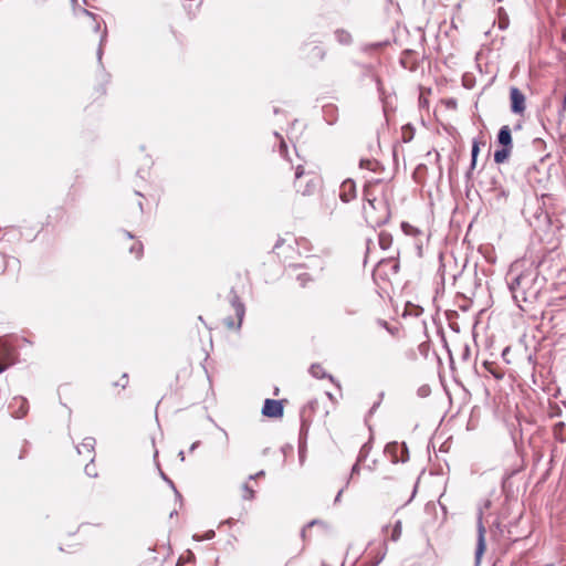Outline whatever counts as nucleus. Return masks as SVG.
Instances as JSON below:
<instances>
[{
  "mask_svg": "<svg viewBox=\"0 0 566 566\" xmlns=\"http://www.w3.org/2000/svg\"><path fill=\"white\" fill-rule=\"evenodd\" d=\"M415 494H416V484H412L411 493H410L409 497L405 501V504L409 503L413 499Z\"/></svg>",
  "mask_w": 566,
  "mask_h": 566,
  "instance_id": "34",
  "label": "nucleus"
},
{
  "mask_svg": "<svg viewBox=\"0 0 566 566\" xmlns=\"http://www.w3.org/2000/svg\"><path fill=\"white\" fill-rule=\"evenodd\" d=\"M553 433L556 440L560 442L566 441V422L558 421L553 427Z\"/></svg>",
  "mask_w": 566,
  "mask_h": 566,
  "instance_id": "17",
  "label": "nucleus"
},
{
  "mask_svg": "<svg viewBox=\"0 0 566 566\" xmlns=\"http://www.w3.org/2000/svg\"><path fill=\"white\" fill-rule=\"evenodd\" d=\"M413 138V128L410 125L401 127V139L403 143H408Z\"/></svg>",
  "mask_w": 566,
  "mask_h": 566,
  "instance_id": "23",
  "label": "nucleus"
},
{
  "mask_svg": "<svg viewBox=\"0 0 566 566\" xmlns=\"http://www.w3.org/2000/svg\"><path fill=\"white\" fill-rule=\"evenodd\" d=\"M232 308L234 316H229L223 319V325L229 331H239L241 328L243 317L245 314L244 305L240 302L239 297L235 296L232 301Z\"/></svg>",
  "mask_w": 566,
  "mask_h": 566,
  "instance_id": "3",
  "label": "nucleus"
},
{
  "mask_svg": "<svg viewBox=\"0 0 566 566\" xmlns=\"http://www.w3.org/2000/svg\"><path fill=\"white\" fill-rule=\"evenodd\" d=\"M92 462L83 463L85 465V472L90 476H96L97 472L94 465H91Z\"/></svg>",
  "mask_w": 566,
  "mask_h": 566,
  "instance_id": "28",
  "label": "nucleus"
},
{
  "mask_svg": "<svg viewBox=\"0 0 566 566\" xmlns=\"http://www.w3.org/2000/svg\"><path fill=\"white\" fill-rule=\"evenodd\" d=\"M420 313H421V308L419 306L407 303V304H405V306L402 308L401 316H403V317L418 316Z\"/></svg>",
  "mask_w": 566,
  "mask_h": 566,
  "instance_id": "20",
  "label": "nucleus"
},
{
  "mask_svg": "<svg viewBox=\"0 0 566 566\" xmlns=\"http://www.w3.org/2000/svg\"><path fill=\"white\" fill-rule=\"evenodd\" d=\"M284 412L282 400L265 399L262 407V415L268 418H281Z\"/></svg>",
  "mask_w": 566,
  "mask_h": 566,
  "instance_id": "7",
  "label": "nucleus"
},
{
  "mask_svg": "<svg viewBox=\"0 0 566 566\" xmlns=\"http://www.w3.org/2000/svg\"><path fill=\"white\" fill-rule=\"evenodd\" d=\"M264 475H265V472L263 470H261V471L256 472L255 474H251L249 476V480L252 481L254 484H256V480L259 478H263Z\"/></svg>",
  "mask_w": 566,
  "mask_h": 566,
  "instance_id": "30",
  "label": "nucleus"
},
{
  "mask_svg": "<svg viewBox=\"0 0 566 566\" xmlns=\"http://www.w3.org/2000/svg\"><path fill=\"white\" fill-rule=\"evenodd\" d=\"M368 202H369V205H370L373 208H376V207H375V199H373V200H371V199H368Z\"/></svg>",
  "mask_w": 566,
  "mask_h": 566,
  "instance_id": "38",
  "label": "nucleus"
},
{
  "mask_svg": "<svg viewBox=\"0 0 566 566\" xmlns=\"http://www.w3.org/2000/svg\"><path fill=\"white\" fill-rule=\"evenodd\" d=\"M510 97L512 112L515 114H522L525 109L524 94L517 87H512L510 91Z\"/></svg>",
  "mask_w": 566,
  "mask_h": 566,
  "instance_id": "9",
  "label": "nucleus"
},
{
  "mask_svg": "<svg viewBox=\"0 0 566 566\" xmlns=\"http://www.w3.org/2000/svg\"><path fill=\"white\" fill-rule=\"evenodd\" d=\"M10 406L11 408L18 406V410L13 411L17 418H22L28 413V401L23 397H14Z\"/></svg>",
  "mask_w": 566,
  "mask_h": 566,
  "instance_id": "14",
  "label": "nucleus"
},
{
  "mask_svg": "<svg viewBox=\"0 0 566 566\" xmlns=\"http://www.w3.org/2000/svg\"><path fill=\"white\" fill-rule=\"evenodd\" d=\"M258 484H254L252 481L248 480L240 488V496L245 501H252L255 497V489Z\"/></svg>",
  "mask_w": 566,
  "mask_h": 566,
  "instance_id": "15",
  "label": "nucleus"
},
{
  "mask_svg": "<svg viewBox=\"0 0 566 566\" xmlns=\"http://www.w3.org/2000/svg\"><path fill=\"white\" fill-rule=\"evenodd\" d=\"M546 566H553V565H546Z\"/></svg>",
  "mask_w": 566,
  "mask_h": 566,
  "instance_id": "43",
  "label": "nucleus"
},
{
  "mask_svg": "<svg viewBox=\"0 0 566 566\" xmlns=\"http://www.w3.org/2000/svg\"><path fill=\"white\" fill-rule=\"evenodd\" d=\"M132 250H135L136 251V256H140L142 253H143V245L140 243H135L133 247H132Z\"/></svg>",
  "mask_w": 566,
  "mask_h": 566,
  "instance_id": "32",
  "label": "nucleus"
},
{
  "mask_svg": "<svg viewBox=\"0 0 566 566\" xmlns=\"http://www.w3.org/2000/svg\"><path fill=\"white\" fill-rule=\"evenodd\" d=\"M356 187L354 181L345 180L340 186L339 197L344 202L350 201L355 197Z\"/></svg>",
  "mask_w": 566,
  "mask_h": 566,
  "instance_id": "12",
  "label": "nucleus"
},
{
  "mask_svg": "<svg viewBox=\"0 0 566 566\" xmlns=\"http://www.w3.org/2000/svg\"><path fill=\"white\" fill-rule=\"evenodd\" d=\"M319 184V178L313 172H305L302 165L295 168L294 188L302 196L313 195Z\"/></svg>",
  "mask_w": 566,
  "mask_h": 566,
  "instance_id": "2",
  "label": "nucleus"
},
{
  "mask_svg": "<svg viewBox=\"0 0 566 566\" xmlns=\"http://www.w3.org/2000/svg\"><path fill=\"white\" fill-rule=\"evenodd\" d=\"M400 534H401V522L398 521V522H396V524L391 531V541L398 539Z\"/></svg>",
  "mask_w": 566,
  "mask_h": 566,
  "instance_id": "26",
  "label": "nucleus"
},
{
  "mask_svg": "<svg viewBox=\"0 0 566 566\" xmlns=\"http://www.w3.org/2000/svg\"><path fill=\"white\" fill-rule=\"evenodd\" d=\"M497 142L503 147L512 148V134L509 126H502L497 134Z\"/></svg>",
  "mask_w": 566,
  "mask_h": 566,
  "instance_id": "16",
  "label": "nucleus"
},
{
  "mask_svg": "<svg viewBox=\"0 0 566 566\" xmlns=\"http://www.w3.org/2000/svg\"><path fill=\"white\" fill-rule=\"evenodd\" d=\"M479 151H480L479 143L474 142L472 145V151H471V157H472L471 169H473L475 167L476 157H478Z\"/></svg>",
  "mask_w": 566,
  "mask_h": 566,
  "instance_id": "25",
  "label": "nucleus"
},
{
  "mask_svg": "<svg viewBox=\"0 0 566 566\" xmlns=\"http://www.w3.org/2000/svg\"><path fill=\"white\" fill-rule=\"evenodd\" d=\"M400 227H401L402 232L406 235L412 237L415 239V244L420 252L422 249V241H421L422 231L408 222H401Z\"/></svg>",
  "mask_w": 566,
  "mask_h": 566,
  "instance_id": "10",
  "label": "nucleus"
},
{
  "mask_svg": "<svg viewBox=\"0 0 566 566\" xmlns=\"http://www.w3.org/2000/svg\"><path fill=\"white\" fill-rule=\"evenodd\" d=\"M0 363H8L9 366L15 363V350L9 344L0 340Z\"/></svg>",
  "mask_w": 566,
  "mask_h": 566,
  "instance_id": "11",
  "label": "nucleus"
},
{
  "mask_svg": "<svg viewBox=\"0 0 566 566\" xmlns=\"http://www.w3.org/2000/svg\"><path fill=\"white\" fill-rule=\"evenodd\" d=\"M563 39H564V41L566 42V31H565V32H564V34H563Z\"/></svg>",
  "mask_w": 566,
  "mask_h": 566,
  "instance_id": "40",
  "label": "nucleus"
},
{
  "mask_svg": "<svg viewBox=\"0 0 566 566\" xmlns=\"http://www.w3.org/2000/svg\"><path fill=\"white\" fill-rule=\"evenodd\" d=\"M511 149L512 148L503 147L501 149L495 150V153H494V161L496 164L504 163L507 159V157L510 156Z\"/></svg>",
  "mask_w": 566,
  "mask_h": 566,
  "instance_id": "21",
  "label": "nucleus"
},
{
  "mask_svg": "<svg viewBox=\"0 0 566 566\" xmlns=\"http://www.w3.org/2000/svg\"><path fill=\"white\" fill-rule=\"evenodd\" d=\"M280 151H281V154H282V155H284V156H285V154H286V144H285V142H284V140H281V144H280Z\"/></svg>",
  "mask_w": 566,
  "mask_h": 566,
  "instance_id": "35",
  "label": "nucleus"
},
{
  "mask_svg": "<svg viewBox=\"0 0 566 566\" xmlns=\"http://www.w3.org/2000/svg\"><path fill=\"white\" fill-rule=\"evenodd\" d=\"M201 4H202V1H198L196 3L195 8H192V6L189 4V7L187 8V13H188L189 19H195L198 15Z\"/></svg>",
  "mask_w": 566,
  "mask_h": 566,
  "instance_id": "24",
  "label": "nucleus"
},
{
  "mask_svg": "<svg viewBox=\"0 0 566 566\" xmlns=\"http://www.w3.org/2000/svg\"><path fill=\"white\" fill-rule=\"evenodd\" d=\"M9 367L8 363H0V374Z\"/></svg>",
  "mask_w": 566,
  "mask_h": 566,
  "instance_id": "37",
  "label": "nucleus"
},
{
  "mask_svg": "<svg viewBox=\"0 0 566 566\" xmlns=\"http://www.w3.org/2000/svg\"><path fill=\"white\" fill-rule=\"evenodd\" d=\"M384 113H385V116L387 117V108L384 107Z\"/></svg>",
  "mask_w": 566,
  "mask_h": 566,
  "instance_id": "41",
  "label": "nucleus"
},
{
  "mask_svg": "<svg viewBox=\"0 0 566 566\" xmlns=\"http://www.w3.org/2000/svg\"><path fill=\"white\" fill-rule=\"evenodd\" d=\"M311 374L316 378H322L324 376L323 368L319 365H312Z\"/></svg>",
  "mask_w": 566,
  "mask_h": 566,
  "instance_id": "27",
  "label": "nucleus"
},
{
  "mask_svg": "<svg viewBox=\"0 0 566 566\" xmlns=\"http://www.w3.org/2000/svg\"><path fill=\"white\" fill-rule=\"evenodd\" d=\"M77 464L93 462L95 457V439L86 437L76 446Z\"/></svg>",
  "mask_w": 566,
  "mask_h": 566,
  "instance_id": "4",
  "label": "nucleus"
},
{
  "mask_svg": "<svg viewBox=\"0 0 566 566\" xmlns=\"http://www.w3.org/2000/svg\"><path fill=\"white\" fill-rule=\"evenodd\" d=\"M322 566H328V565H327V564H325V563H323V565H322Z\"/></svg>",
  "mask_w": 566,
  "mask_h": 566,
  "instance_id": "42",
  "label": "nucleus"
},
{
  "mask_svg": "<svg viewBox=\"0 0 566 566\" xmlns=\"http://www.w3.org/2000/svg\"><path fill=\"white\" fill-rule=\"evenodd\" d=\"M400 64L405 70L413 71L417 66V57L413 51H403L400 57Z\"/></svg>",
  "mask_w": 566,
  "mask_h": 566,
  "instance_id": "13",
  "label": "nucleus"
},
{
  "mask_svg": "<svg viewBox=\"0 0 566 566\" xmlns=\"http://www.w3.org/2000/svg\"><path fill=\"white\" fill-rule=\"evenodd\" d=\"M398 268H399V266H398V264H395V265L392 266V270H394L395 272H397V271H398Z\"/></svg>",
  "mask_w": 566,
  "mask_h": 566,
  "instance_id": "39",
  "label": "nucleus"
},
{
  "mask_svg": "<svg viewBox=\"0 0 566 566\" xmlns=\"http://www.w3.org/2000/svg\"><path fill=\"white\" fill-rule=\"evenodd\" d=\"M543 279L539 280L537 270L533 268L511 279L509 287L520 307H522L520 302H533L537 298L543 287Z\"/></svg>",
  "mask_w": 566,
  "mask_h": 566,
  "instance_id": "1",
  "label": "nucleus"
},
{
  "mask_svg": "<svg viewBox=\"0 0 566 566\" xmlns=\"http://www.w3.org/2000/svg\"><path fill=\"white\" fill-rule=\"evenodd\" d=\"M373 277L376 285L386 292L389 284V262L380 260L374 269Z\"/></svg>",
  "mask_w": 566,
  "mask_h": 566,
  "instance_id": "5",
  "label": "nucleus"
},
{
  "mask_svg": "<svg viewBox=\"0 0 566 566\" xmlns=\"http://www.w3.org/2000/svg\"><path fill=\"white\" fill-rule=\"evenodd\" d=\"M81 17L86 24L93 28L96 32L98 31V23L95 21L94 15L91 12L83 9L81 12Z\"/></svg>",
  "mask_w": 566,
  "mask_h": 566,
  "instance_id": "19",
  "label": "nucleus"
},
{
  "mask_svg": "<svg viewBox=\"0 0 566 566\" xmlns=\"http://www.w3.org/2000/svg\"><path fill=\"white\" fill-rule=\"evenodd\" d=\"M391 463L407 462L409 460V451L405 442H391Z\"/></svg>",
  "mask_w": 566,
  "mask_h": 566,
  "instance_id": "8",
  "label": "nucleus"
},
{
  "mask_svg": "<svg viewBox=\"0 0 566 566\" xmlns=\"http://www.w3.org/2000/svg\"><path fill=\"white\" fill-rule=\"evenodd\" d=\"M338 36L342 42H347L350 38L349 34L346 33L345 31L339 32Z\"/></svg>",
  "mask_w": 566,
  "mask_h": 566,
  "instance_id": "33",
  "label": "nucleus"
},
{
  "mask_svg": "<svg viewBox=\"0 0 566 566\" xmlns=\"http://www.w3.org/2000/svg\"><path fill=\"white\" fill-rule=\"evenodd\" d=\"M318 402L316 400L310 401L306 407L303 409L302 417L304 421H311V416L315 411Z\"/></svg>",
  "mask_w": 566,
  "mask_h": 566,
  "instance_id": "22",
  "label": "nucleus"
},
{
  "mask_svg": "<svg viewBox=\"0 0 566 566\" xmlns=\"http://www.w3.org/2000/svg\"><path fill=\"white\" fill-rule=\"evenodd\" d=\"M127 384H128V376L126 374H123L120 379L117 382H115V385L122 386L123 388H125L127 386Z\"/></svg>",
  "mask_w": 566,
  "mask_h": 566,
  "instance_id": "31",
  "label": "nucleus"
},
{
  "mask_svg": "<svg viewBox=\"0 0 566 566\" xmlns=\"http://www.w3.org/2000/svg\"><path fill=\"white\" fill-rule=\"evenodd\" d=\"M308 57L315 62L322 61L325 57V51L321 45H312L308 51Z\"/></svg>",
  "mask_w": 566,
  "mask_h": 566,
  "instance_id": "18",
  "label": "nucleus"
},
{
  "mask_svg": "<svg viewBox=\"0 0 566 566\" xmlns=\"http://www.w3.org/2000/svg\"><path fill=\"white\" fill-rule=\"evenodd\" d=\"M379 244L382 249H387L389 245V240L382 232L379 234Z\"/></svg>",
  "mask_w": 566,
  "mask_h": 566,
  "instance_id": "29",
  "label": "nucleus"
},
{
  "mask_svg": "<svg viewBox=\"0 0 566 566\" xmlns=\"http://www.w3.org/2000/svg\"><path fill=\"white\" fill-rule=\"evenodd\" d=\"M428 392H429V388L428 387H422V388L419 389V395L422 396V397L427 396Z\"/></svg>",
  "mask_w": 566,
  "mask_h": 566,
  "instance_id": "36",
  "label": "nucleus"
},
{
  "mask_svg": "<svg viewBox=\"0 0 566 566\" xmlns=\"http://www.w3.org/2000/svg\"><path fill=\"white\" fill-rule=\"evenodd\" d=\"M485 533L486 530L482 522V512L479 513L478 517V541H476V548H475V565L479 566L482 555L485 552L486 544H485Z\"/></svg>",
  "mask_w": 566,
  "mask_h": 566,
  "instance_id": "6",
  "label": "nucleus"
}]
</instances>
